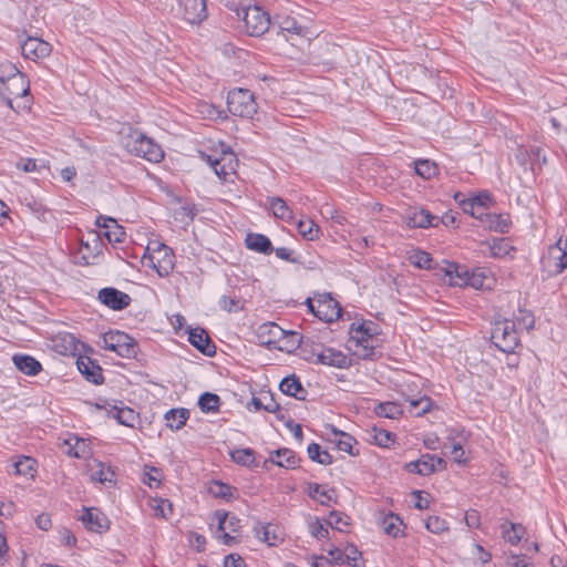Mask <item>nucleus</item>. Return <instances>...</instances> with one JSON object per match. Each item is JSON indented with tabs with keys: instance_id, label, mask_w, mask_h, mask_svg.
I'll return each instance as SVG.
<instances>
[{
	"instance_id": "1",
	"label": "nucleus",
	"mask_w": 567,
	"mask_h": 567,
	"mask_svg": "<svg viewBox=\"0 0 567 567\" xmlns=\"http://www.w3.org/2000/svg\"><path fill=\"white\" fill-rule=\"evenodd\" d=\"M121 143L128 153L150 162L157 163L164 157L162 147L136 130L130 128L128 133L122 136Z\"/></svg>"
},
{
	"instance_id": "2",
	"label": "nucleus",
	"mask_w": 567,
	"mask_h": 567,
	"mask_svg": "<svg viewBox=\"0 0 567 567\" xmlns=\"http://www.w3.org/2000/svg\"><path fill=\"white\" fill-rule=\"evenodd\" d=\"M491 339L501 351L505 353L514 352L519 343L515 322L508 319L496 321L492 329Z\"/></svg>"
},
{
	"instance_id": "3",
	"label": "nucleus",
	"mask_w": 567,
	"mask_h": 567,
	"mask_svg": "<svg viewBox=\"0 0 567 567\" xmlns=\"http://www.w3.org/2000/svg\"><path fill=\"white\" fill-rule=\"evenodd\" d=\"M227 106L233 115L247 118H251L258 109L254 94L249 90L240 87L228 93Z\"/></svg>"
},
{
	"instance_id": "4",
	"label": "nucleus",
	"mask_w": 567,
	"mask_h": 567,
	"mask_svg": "<svg viewBox=\"0 0 567 567\" xmlns=\"http://www.w3.org/2000/svg\"><path fill=\"white\" fill-rule=\"evenodd\" d=\"M540 262L543 271L548 276L561 274L567 268V239L559 238L555 245L549 246Z\"/></svg>"
},
{
	"instance_id": "5",
	"label": "nucleus",
	"mask_w": 567,
	"mask_h": 567,
	"mask_svg": "<svg viewBox=\"0 0 567 567\" xmlns=\"http://www.w3.org/2000/svg\"><path fill=\"white\" fill-rule=\"evenodd\" d=\"M238 18H243L246 32L252 37L264 34L270 25V17L260 7H247L236 11Z\"/></svg>"
},
{
	"instance_id": "6",
	"label": "nucleus",
	"mask_w": 567,
	"mask_h": 567,
	"mask_svg": "<svg viewBox=\"0 0 567 567\" xmlns=\"http://www.w3.org/2000/svg\"><path fill=\"white\" fill-rule=\"evenodd\" d=\"M156 247H147V255L144 259H147L148 266H151L161 277L168 276L174 269V254L173 250L159 243H155Z\"/></svg>"
},
{
	"instance_id": "7",
	"label": "nucleus",
	"mask_w": 567,
	"mask_h": 567,
	"mask_svg": "<svg viewBox=\"0 0 567 567\" xmlns=\"http://www.w3.org/2000/svg\"><path fill=\"white\" fill-rule=\"evenodd\" d=\"M101 347L113 351L122 358H132L136 354L135 340L125 332L110 331L102 336Z\"/></svg>"
},
{
	"instance_id": "8",
	"label": "nucleus",
	"mask_w": 567,
	"mask_h": 567,
	"mask_svg": "<svg viewBox=\"0 0 567 567\" xmlns=\"http://www.w3.org/2000/svg\"><path fill=\"white\" fill-rule=\"evenodd\" d=\"M308 306L316 317L326 322L338 320L342 315L339 302L328 295L320 297L316 302L308 299Z\"/></svg>"
},
{
	"instance_id": "9",
	"label": "nucleus",
	"mask_w": 567,
	"mask_h": 567,
	"mask_svg": "<svg viewBox=\"0 0 567 567\" xmlns=\"http://www.w3.org/2000/svg\"><path fill=\"white\" fill-rule=\"evenodd\" d=\"M207 163L213 167L215 174L223 181L236 174L238 159L230 151H224L220 156L206 155Z\"/></svg>"
},
{
	"instance_id": "10",
	"label": "nucleus",
	"mask_w": 567,
	"mask_h": 567,
	"mask_svg": "<svg viewBox=\"0 0 567 567\" xmlns=\"http://www.w3.org/2000/svg\"><path fill=\"white\" fill-rule=\"evenodd\" d=\"M29 90V82L23 73L11 78L8 82L0 83V96L11 109H13V99L28 95Z\"/></svg>"
},
{
	"instance_id": "11",
	"label": "nucleus",
	"mask_w": 567,
	"mask_h": 567,
	"mask_svg": "<svg viewBox=\"0 0 567 567\" xmlns=\"http://www.w3.org/2000/svg\"><path fill=\"white\" fill-rule=\"evenodd\" d=\"M256 334L260 344L278 350L286 336V330L275 322H266L258 327Z\"/></svg>"
},
{
	"instance_id": "12",
	"label": "nucleus",
	"mask_w": 567,
	"mask_h": 567,
	"mask_svg": "<svg viewBox=\"0 0 567 567\" xmlns=\"http://www.w3.org/2000/svg\"><path fill=\"white\" fill-rule=\"evenodd\" d=\"M215 517L218 520V530L223 532V542L225 545H231L236 537L231 533L236 534L240 528V519L227 512L216 511Z\"/></svg>"
},
{
	"instance_id": "13",
	"label": "nucleus",
	"mask_w": 567,
	"mask_h": 567,
	"mask_svg": "<svg viewBox=\"0 0 567 567\" xmlns=\"http://www.w3.org/2000/svg\"><path fill=\"white\" fill-rule=\"evenodd\" d=\"M182 17L190 24H199L207 17L206 0H181Z\"/></svg>"
},
{
	"instance_id": "14",
	"label": "nucleus",
	"mask_w": 567,
	"mask_h": 567,
	"mask_svg": "<svg viewBox=\"0 0 567 567\" xmlns=\"http://www.w3.org/2000/svg\"><path fill=\"white\" fill-rule=\"evenodd\" d=\"M79 519L89 530L94 533H103L110 528V520L106 515L95 507L83 508V514Z\"/></svg>"
},
{
	"instance_id": "15",
	"label": "nucleus",
	"mask_w": 567,
	"mask_h": 567,
	"mask_svg": "<svg viewBox=\"0 0 567 567\" xmlns=\"http://www.w3.org/2000/svg\"><path fill=\"white\" fill-rule=\"evenodd\" d=\"M348 342L349 349H351L358 358L364 360L374 358L378 338L350 336Z\"/></svg>"
},
{
	"instance_id": "16",
	"label": "nucleus",
	"mask_w": 567,
	"mask_h": 567,
	"mask_svg": "<svg viewBox=\"0 0 567 567\" xmlns=\"http://www.w3.org/2000/svg\"><path fill=\"white\" fill-rule=\"evenodd\" d=\"M21 52L25 59L35 61L48 56L51 52V45L39 38H28L21 44Z\"/></svg>"
},
{
	"instance_id": "17",
	"label": "nucleus",
	"mask_w": 567,
	"mask_h": 567,
	"mask_svg": "<svg viewBox=\"0 0 567 567\" xmlns=\"http://www.w3.org/2000/svg\"><path fill=\"white\" fill-rule=\"evenodd\" d=\"M439 217L424 208L410 209L405 215L406 225L410 228H427L437 225Z\"/></svg>"
},
{
	"instance_id": "18",
	"label": "nucleus",
	"mask_w": 567,
	"mask_h": 567,
	"mask_svg": "<svg viewBox=\"0 0 567 567\" xmlns=\"http://www.w3.org/2000/svg\"><path fill=\"white\" fill-rule=\"evenodd\" d=\"M99 299L102 303L113 310H122L130 305L131 298L115 288H103L99 292Z\"/></svg>"
},
{
	"instance_id": "19",
	"label": "nucleus",
	"mask_w": 567,
	"mask_h": 567,
	"mask_svg": "<svg viewBox=\"0 0 567 567\" xmlns=\"http://www.w3.org/2000/svg\"><path fill=\"white\" fill-rule=\"evenodd\" d=\"M189 342L202 353L213 355L216 352V347L210 340L208 333L202 328L189 329Z\"/></svg>"
},
{
	"instance_id": "20",
	"label": "nucleus",
	"mask_w": 567,
	"mask_h": 567,
	"mask_svg": "<svg viewBox=\"0 0 567 567\" xmlns=\"http://www.w3.org/2000/svg\"><path fill=\"white\" fill-rule=\"evenodd\" d=\"M87 470L92 481L99 483H114L115 473L111 466L102 463L99 460H91L87 463Z\"/></svg>"
},
{
	"instance_id": "21",
	"label": "nucleus",
	"mask_w": 567,
	"mask_h": 567,
	"mask_svg": "<svg viewBox=\"0 0 567 567\" xmlns=\"http://www.w3.org/2000/svg\"><path fill=\"white\" fill-rule=\"evenodd\" d=\"M443 268L444 275L449 278L450 285L457 287H466L470 270L466 266H461L454 262H445Z\"/></svg>"
},
{
	"instance_id": "22",
	"label": "nucleus",
	"mask_w": 567,
	"mask_h": 567,
	"mask_svg": "<svg viewBox=\"0 0 567 567\" xmlns=\"http://www.w3.org/2000/svg\"><path fill=\"white\" fill-rule=\"evenodd\" d=\"M317 362L340 369L347 368L350 364V360L346 354L332 348L323 349L317 355Z\"/></svg>"
},
{
	"instance_id": "23",
	"label": "nucleus",
	"mask_w": 567,
	"mask_h": 567,
	"mask_svg": "<svg viewBox=\"0 0 567 567\" xmlns=\"http://www.w3.org/2000/svg\"><path fill=\"white\" fill-rule=\"evenodd\" d=\"M99 227L105 228V237L109 241L122 243L126 236V233L117 221L111 217H99L96 220Z\"/></svg>"
},
{
	"instance_id": "24",
	"label": "nucleus",
	"mask_w": 567,
	"mask_h": 567,
	"mask_svg": "<svg viewBox=\"0 0 567 567\" xmlns=\"http://www.w3.org/2000/svg\"><path fill=\"white\" fill-rule=\"evenodd\" d=\"M333 437L330 439L339 451L346 452L350 455H357L358 451H354L353 447L357 444V441L348 433L337 430L334 426H330Z\"/></svg>"
},
{
	"instance_id": "25",
	"label": "nucleus",
	"mask_w": 567,
	"mask_h": 567,
	"mask_svg": "<svg viewBox=\"0 0 567 567\" xmlns=\"http://www.w3.org/2000/svg\"><path fill=\"white\" fill-rule=\"evenodd\" d=\"M12 361L19 371L28 375L38 374L42 368L38 360L27 354H14Z\"/></svg>"
},
{
	"instance_id": "26",
	"label": "nucleus",
	"mask_w": 567,
	"mask_h": 567,
	"mask_svg": "<svg viewBox=\"0 0 567 567\" xmlns=\"http://www.w3.org/2000/svg\"><path fill=\"white\" fill-rule=\"evenodd\" d=\"M267 462H271L285 468H295L298 464V458L291 450L279 449L270 455Z\"/></svg>"
},
{
	"instance_id": "27",
	"label": "nucleus",
	"mask_w": 567,
	"mask_h": 567,
	"mask_svg": "<svg viewBox=\"0 0 567 567\" xmlns=\"http://www.w3.org/2000/svg\"><path fill=\"white\" fill-rule=\"evenodd\" d=\"M70 449L68 454L78 458H87L91 455V447L86 440L72 436L64 441Z\"/></svg>"
},
{
	"instance_id": "28",
	"label": "nucleus",
	"mask_w": 567,
	"mask_h": 567,
	"mask_svg": "<svg viewBox=\"0 0 567 567\" xmlns=\"http://www.w3.org/2000/svg\"><path fill=\"white\" fill-rule=\"evenodd\" d=\"M79 371L87 381L99 384L102 380L101 368L94 364L89 358H80L76 361Z\"/></svg>"
},
{
	"instance_id": "29",
	"label": "nucleus",
	"mask_w": 567,
	"mask_h": 567,
	"mask_svg": "<svg viewBox=\"0 0 567 567\" xmlns=\"http://www.w3.org/2000/svg\"><path fill=\"white\" fill-rule=\"evenodd\" d=\"M279 388L284 394L293 396L298 400L303 399L306 394V390L302 388L299 379L296 375L285 378L280 382Z\"/></svg>"
},
{
	"instance_id": "30",
	"label": "nucleus",
	"mask_w": 567,
	"mask_h": 567,
	"mask_svg": "<svg viewBox=\"0 0 567 567\" xmlns=\"http://www.w3.org/2000/svg\"><path fill=\"white\" fill-rule=\"evenodd\" d=\"M268 206L276 218L290 221L293 219V212L281 197H269Z\"/></svg>"
},
{
	"instance_id": "31",
	"label": "nucleus",
	"mask_w": 567,
	"mask_h": 567,
	"mask_svg": "<svg viewBox=\"0 0 567 567\" xmlns=\"http://www.w3.org/2000/svg\"><path fill=\"white\" fill-rule=\"evenodd\" d=\"M434 455L425 454L415 462H410L406 467L411 473H417L420 475H430L435 471Z\"/></svg>"
},
{
	"instance_id": "32",
	"label": "nucleus",
	"mask_w": 567,
	"mask_h": 567,
	"mask_svg": "<svg viewBox=\"0 0 567 567\" xmlns=\"http://www.w3.org/2000/svg\"><path fill=\"white\" fill-rule=\"evenodd\" d=\"M246 245L249 249L261 254H270L274 250L269 238L261 234H249L246 237Z\"/></svg>"
},
{
	"instance_id": "33",
	"label": "nucleus",
	"mask_w": 567,
	"mask_h": 567,
	"mask_svg": "<svg viewBox=\"0 0 567 567\" xmlns=\"http://www.w3.org/2000/svg\"><path fill=\"white\" fill-rule=\"evenodd\" d=\"M188 416L189 412L186 409H172L166 412L165 420L171 429L179 430L185 425Z\"/></svg>"
},
{
	"instance_id": "34",
	"label": "nucleus",
	"mask_w": 567,
	"mask_h": 567,
	"mask_svg": "<svg viewBox=\"0 0 567 567\" xmlns=\"http://www.w3.org/2000/svg\"><path fill=\"white\" fill-rule=\"evenodd\" d=\"M483 224L488 227L489 229H493L498 233H507L509 228V221L508 218L503 215H496V214H486V217L484 218Z\"/></svg>"
},
{
	"instance_id": "35",
	"label": "nucleus",
	"mask_w": 567,
	"mask_h": 567,
	"mask_svg": "<svg viewBox=\"0 0 567 567\" xmlns=\"http://www.w3.org/2000/svg\"><path fill=\"white\" fill-rule=\"evenodd\" d=\"M402 519L392 513L386 515L382 520L383 530L392 537H398L402 533Z\"/></svg>"
},
{
	"instance_id": "36",
	"label": "nucleus",
	"mask_w": 567,
	"mask_h": 567,
	"mask_svg": "<svg viewBox=\"0 0 567 567\" xmlns=\"http://www.w3.org/2000/svg\"><path fill=\"white\" fill-rule=\"evenodd\" d=\"M478 198H468L465 200H462V207L463 210L471 216L475 217L476 219L484 221V218L486 217V208L483 207V205L477 203Z\"/></svg>"
},
{
	"instance_id": "37",
	"label": "nucleus",
	"mask_w": 567,
	"mask_h": 567,
	"mask_svg": "<svg viewBox=\"0 0 567 567\" xmlns=\"http://www.w3.org/2000/svg\"><path fill=\"white\" fill-rule=\"evenodd\" d=\"M374 413L382 417L398 419L403 413V411L401 406L395 402H383L374 408Z\"/></svg>"
},
{
	"instance_id": "38",
	"label": "nucleus",
	"mask_w": 567,
	"mask_h": 567,
	"mask_svg": "<svg viewBox=\"0 0 567 567\" xmlns=\"http://www.w3.org/2000/svg\"><path fill=\"white\" fill-rule=\"evenodd\" d=\"M369 435L372 442L382 447H388L391 443L394 442V434L392 432L378 429L377 426H373L369 431Z\"/></svg>"
},
{
	"instance_id": "39",
	"label": "nucleus",
	"mask_w": 567,
	"mask_h": 567,
	"mask_svg": "<svg viewBox=\"0 0 567 567\" xmlns=\"http://www.w3.org/2000/svg\"><path fill=\"white\" fill-rule=\"evenodd\" d=\"M198 406L205 413L217 412L220 406V398L215 393L206 392L199 396Z\"/></svg>"
},
{
	"instance_id": "40",
	"label": "nucleus",
	"mask_w": 567,
	"mask_h": 567,
	"mask_svg": "<svg viewBox=\"0 0 567 567\" xmlns=\"http://www.w3.org/2000/svg\"><path fill=\"white\" fill-rule=\"evenodd\" d=\"M299 234L307 240H315L319 237L320 227L311 219L299 220L297 224Z\"/></svg>"
},
{
	"instance_id": "41",
	"label": "nucleus",
	"mask_w": 567,
	"mask_h": 567,
	"mask_svg": "<svg viewBox=\"0 0 567 567\" xmlns=\"http://www.w3.org/2000/svg\"><path fill=\"white\" fill-rule=\"evenodd\" d=\"M37 461L29 456H21L14 463V470L18 475L33 477L35 473Z\"/></svg>"
},
{
	"instance_id": "42",
	"label": "nucleus",
	"mask_w": 567,
	"mask_h": 567,
	"mask_svg": "<svg viewBox=\"0 0 567 567\" xmlns=\"http://www.w3.org/2000/svg\"><path fill=\"white\" fill-rule=\"evenodd\" d=\"M378 334V326L373 323L372 321H364L359 324H352L350 329V336L355 337H372L377 338Z\"/></svg>"
},
{
	"instance_id": "43",
	"label": "nucleus",
	"mask_w": 567,
	"mask_h": 567,
	"mask_svg": "<svg viewBox=\"0 0 567 567\" xmlns=\"http://www.w3.org/2000/svg\"><path fill=\"white\" fill-rule=\"evenodd\" d=\"M309 458L322 465H329L332 463V457L327 451H321V447L317 443H311L308 446Z\"/></svg>"
},
{
	"instance_id": "44",
	"label": "nucleus",
	"mask_w": 567,
	"mask_h": 567,
	"mask_svg": "<svg viewBox=\"0 0 567 567\" xmlns=\"http://www.w3.org/2000/svg\"><path fill=\"white\" fill-rule=\"evenodd\" d=\"M302 338L297 332L286 331L284 340H281L278 350L292 352L301 344Z\"/></svg>"
},
{
	"instance_id": "45",
	"label": "nucleus",
	"mask_w": 567,
	"mask_h": 567,
	"mask_svg": "<svg viewBox=\"0 0 567 567\" xmlns=\"http://www.w3.org/2000/svg\"><path fill=\"white\" fill-rule=\"evenodd\" d=\"M251 404L254 405L256 411L265 410L267 412L274 413L279 410V404L274 400L271 395H265L260 398H252Z\"/></svg>"
},
{
	"instance_id": "46",
	"label": "nucleus",
	"mask_w": 567,
	"mask_h": 567,
	"mask_svg": "<svg viewBox=\"0 0 567 567\" xmlns=\"http://www.w3.org/2000/svg\"><path fill=\"white\" fill-rule=\"evenodd\" d=\"M231 458L235 463L251 466L255 464V452L251 449H240L231 453Z\"/></svg>"
},
{
	"instance_id": "47",
	"label": "nucleus",
	"mask_w": 567,
	"mask_h": 567,
	"mask_svg": "<svg viewBox=\"0 0 567 567\" xmlns=\"http://www.w3.org/2000/svg\"><path fill=\"white\" fill-rule=\"evenodd\" d=\"M437 166L429 159H420L415 162V172L423 178H431L436 174Z\"/></svg>"
},
{
	"instance_id": "48",
	"label": "nucleus",
	"mask_w": 567,
	"mask_h": 567,
	"mask_svg": "<svg viewBox=\"0 0 567 567\" xmlns=\"http://www.w3.org/2000/svg\"><path fill=\"white\" fill-rule=\"evenodd\" d=\"M208 491L214 497L229 499L233 496V487L221 482H213Z\"/></svg>"
},
{
	"instance_id": "49",
	"label": "nucleus",
	"mask_w": 567,
	"mask_h": 567,
	"mask_svg": "<svg viewBox=\"0 0 567 567\" xmlns=\"http://www.w3.org/2000/svg\"><path fill=\"white\" fill-rule=\"evenodd\" d=\"M151 507L156 517L167 518L172 514V503L167 499H154Z\"/></svg>"
},
{
	"instance_id": "50",
	"label": "nucleus",
	"mask_w": 567,
	"mask_h": 567,
	"mask_svg": "<svg viewBox=\"0 0 567 567\" xmlns=\"http://www.w3.org/2000/svg\"><path fill=\"white\" fill-rule=\"evenodd\" d=\"M115 417L117 419L118 423L125 426H134V423L137 419V414L134 412V410L130 408H115Z\"/></svg>"
},
{
	"instance_id": "51",
	"label": "nucleus",
	"mask_w": 567,
	"mask_h": 567,
	"mask_svg": "<svg viewBox=\"0 0 567 567\" xmlns=\"http://www.w3.org/2000/svg\"><path fill=\"white\" fill-rule=\"evenodd\" d=\"M309 496L322 505H327L331 501L330 492L322 489L317 483L309 484Z\"/></svg>"
},
{
	"instance_id": "52",
	"label": "nucleus",
	"mask_w": 567,
	"mask_h": 567,
	"mask_svg": "<svg viewBox=\"0 0 567 567\" xmlns=\"http://www.w3.org/2000/svg\"><path fill=\"white\" fill-rule=\"evenodd\" d=\"M514 322L519 329H525L528 331L533 329L535 320L534 316L529 311L519 309L518 313L515 316Z\"/></svg>"
},
{
	"instance_id": "53",
	"label": "nucleus",
	"mask_w": 567,
	"mask_h": 567,
	"mask_svg": "<svg viewBox=\"0 0 567 567\" xmlns=\"http://www.w3.org/2000/svg\"><path fill=\"white\" fill-rule=\"evenodd\" d=\"M410 260L417 268H422V269L431 268L432 258H431L430 254L426 251H423V250L414 251L411 255Z\"/></svg>"
},
{
	"instance_id": "54",
	"label": "nucleus",
	"mask_w": 567,
	"mask_h": 567,
	"mask_svg": "<svg viewBox=\"0 0 567 567\" xmlns=\"http://www.w3.org/2000/svg\"><path fill=\"white\" fill-rule=\"evenodd\" d=\"M425 527L433 534H441L449 529L447 523L439 516H430L425 522Z\"/></svg>"
},
{
	"instance_id": "55",
	"label": "nucleus",
	"mask_w": 567,
	"mask_h": 567,
	"mask_svg": "<svg viewBox=\"0 0 567 567\" xmlns=\"http://www.w3.org/2000/svg\"><path fill=\"white\" fill-rule=\"evenodd\" d=\"M218 303L219 307L227 312H237L243 309V302L239 298L221 296Z\"/></svg>"
},
{
	"instance_id": "56",
	"label": "nucleus",
	"mask_w": 567,
	"mask_h": 567,
	"mask_svg": "<svg viewBox=\"0 0 567 567\" xmlns=\"http://www.w3.org/2000/svg\"><path fill=\"white\" fill-rule=\"evenodd\" d=\"M279 27L281 31L285 33H291L297 35H302L305 29L297 23L293 18L286 17L279 22Z\"/></svg>"
},
{
	"instance_id": "57",
	"label": "nucleus",
	"mask_w": 567,
	"mask_h": 567,
	"mask_svg": "<svg viewBox=\"0 0 567 567\" xmlns=\"http://www.w3.org/2000/svg\"><path fill=\"white\" fill-rule=\"evenodd\" d=\"M20 74L22 72L13 63L9 61L0 63V83L8 82L11 78Z\"/></svg>"
},
{
	"instance_id": "58",
	"label": "nucleus",
	"mask_w": 567,
	"mask_h": 567,
	"mask_svg": "<svg viewBox=\"0 0 567 567\" xmlns=\"http://www.w3.org/2000/svg\"><path fill=\"white\" fill-rule=\"evenodd\" d=\"M347 518L348 517L344 516L342 513L333 511L329 515L328 525L334 529H338L339 532H344V527L349 525Z\"/></svg>"
},
{
	"instance_id": "59",
	"label": "nucleus",
	"mask_w": 567,
	"mask_h": 567,
	"mask_svg": "<svg viewBox=\"0 0 567 567\" xmlns=\"http://www.w3.org/2000/svg\"><path fill=\"white\" fill-rule=\"evenodd\" d=\"M256 535L260 540L267 543L270 546L276 545L278 539L277 536L272 533L270 525L256 528Z\"/></svg>"
},
{
	"instance_id": "60",
	"label": "nucleus",
	"mask_w": 567,
	"mask_h": 567,
	"mask_svg": "<svg viewBox=\"0 0 567 567\" xmlns=\"http://www.w3.org/2000/svg\"><path fill=\"white\" fill-rule=\"evenodd\" d=\"M504 530V537L507 542L511 544H517L522 539V526L516 524H511V527L508 529L503 526Z\"/></svg>"
},
{
	"instance_id": "61",
	"label": "nucleus",
	"mask_w": 567,
	"mask_h": 567,
	"mask_svg": "<svg viewBox=\"0 0 567 567\" xmlns=\"http://www.w3.org/2000/svg\"><path fill=\"white\" fill-rule=\"evenodd\" d=\"M361 557V553L358 550V548L354 545H348L344 549V563L357 566L358 560Z\"/></svg>"
},
{
	"instance_id": "62",
	"label": "nucleus",
	"mask_w": 567,
	"mask_h": 567,
	"mask_svg": "<svg viewBox=\"0 0 567 567\" xmlns=\"http://www.w3.org/2000/svg\"><path fill=\"white\" fill-rule=\"evenodd\" d=\"M484 280H485V276L482 271H480V270L471 271L468 279H467V286L475 288V289H481L484 287Z\"/></svg>"
},
{
	"instance_id": "63",
	"label": "nucleus",
	"mask_w": 567,
	"mask_h": 567,
	"mask_svg": "<svg viewBox=\"0 0 567 567\" xmlns=\"http://www.w3.org/2000/svg\"><path fill=\"white\" fill-rule=\"evenodd\" d=\"M143 482L150 487H156L161 483V471L152 467L150 472L145 473Z\"/></svg>"
},
{
	"instance_id": "64",
	"label": "nucleus",
	"mask_w": 567,
	"mask_h": 567,
	"mask_svg": "<svg viewBox=\"0 0 567 567\" xmlns=\"http://www.w3.org/2000/svg\"><path fill=\"white\" fill-rule=\"evenodd\" d=\"M321 214L323 216H326L327 218H330L340 225L343 224V221L346 219L337 209H334L333 207H331L329 205H324L322 207Z\"/></svg>"
}]
</instances>
